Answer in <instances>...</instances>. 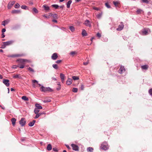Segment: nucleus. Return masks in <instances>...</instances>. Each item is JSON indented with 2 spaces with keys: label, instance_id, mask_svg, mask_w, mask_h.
<instances>
[{
  "label": "nucleus",
  "instance_id": "f257e3e1",
  "mask_svg": "<svg viewBox=\"0 0 152 152\" xmlns=\"http://www.w3.org/2000/svg\"><path fill=\"white\" fill-rule=\"evenodd\" d=\"M151 32L150 29L148 28H145L143 29L140 33L142 35H146L148 34Z\"/></svg>",
  "mask_w": 152,
  "mask_h": 152
},
{
  "label": "nucleus",
  "instance_id": "f03ea898",
  "mask_svg": "<svg viewBox=\"0 0 152 152\" xmlns=\"http://www.w3.org/2000/svg\"><path fill=\"white\" fill-rule=\"evenodd\" d=\"M101 148L102 149L106 150L108 149L109 146L107 142H104L102 143Z\"/></svg>",
  "mask_w": 152,
  "mask_h": 152
},
{
  "label": "nucleus",
  "instance_id": "7ed1b4c3",
  "mask_svg": "<svg viewBox=\"0 0 152 152\" xmlns=\"http://www.w3.org/2000/svg\"><path fill=\"white\" fill-rule=\"evenodd\" d=\"M26 122V121L25 120V118H22L19 121V124L22 126H24L25 125Z\"/></svg>",
  "mask_w": 152,
  "mask_h": 152
},
{
  "label": "nucleus",
  "instance_id": "20e7f679",
  "mask_svg": "<svg viewBox=\"0 0 152 152\" xmlns=\"http://www.w3.org/2000/svg\"><path fill=\"white\" fill-rule=\"evenodd\" d=\"M124 25L122 22H121L120 24L119 25L118 27L117 28L116 30L118 31H120L122 30L124 28Z\"/></svg>",
  "mask_w": 152,
  "mask_h": 152
},
{
  "label": "nucleus",
  "instance_id": "39448f33",
  "mask_svg": "<svg viewBox=\"0 0 152 152\" xmlns=\"http://www.w3.org/2000/svg\"><path fill=\"white\" fill-rule=\"evenodd\" d=\"M71 146H72L73 150L76 151H79V148L77 145L74 144H71Z\"/></svg>",
  "mask_w": 152,
  "mask_h": 152
},
{
  "label": "nucleus",
  "instance_id": "423d86ee",
  "mask_svg": "<svg viewBox=\"0 0 152 152\" xmlns=\"http://www.w3.org/2000/svg\"><path fill=\"white\" fill-rule=\"evenodd\" d=\"M15 3V1H13L11 2H10L8 5V9H10L11 8L12 6Z\"/></svg>",
  "mask_w": 152,
  "mask_h": 152
},
{
  "label": "nucleus",
  "instance_id": "0eeeda50",
  "mask_svg": "<svg viewBox=\"0 0 152 152\" xmlns=\"http://www.w3.org/2000/svg\"><path fill=\"white\" fill-rule=\"evenodd\" d=\"M14 41L13 40H11L6 42H3V44H5L6 46H8L12 44Z\"/></svg>",
  "mask_w": 152,
  "mask_h": 152
},
{
  "label": "nucleus",
  "instance_id": "6e6552de",
  "mask_svg": "<svg viewBox=\"0 0 152 152\" xmlns=\"http://www.w3.org/2000/svg\"><path fill=\"white\" fill-rule=\"evenodd\" d=\"M125 69L124 67L122 66H121L119 70V72L120 74H122L125 71Z\"/></svg>",
  "mask_w": 152,
  "mask_h": 152
},
{
  "label": "nucleus",
  "instance_id": "1a4fd4ad",
  "mask_svg": "<svg viewBox=\"0 0 152 152\" xmlns=\"http://www.w3.org/2000/svg\"><path fill=\"white\" fill-rule=\"evenodd\" d=\"M9 80L7 79H4L3 80V83L7 86L8 87L10 85L9 83Z\"/></svg>",
  "mask_w": 152,
  "mask_h": 152
},
{
  "label": "nucleus",
  "instance_id": "9d476101",
  "mask_svg": "<svg viewBox=\"0 0 152 152\" xmlns=\"http://www.w3.org/2000/svg\"><path fill=\"white\" fill-rule=\"evenodd\" d=\"M84 24L86 26H89V27H91V22L89 20H85Z\"/></svg>",
  "mask_w": 152,
  "mask_h": 152
},
{
  "label": "nucleus",
  "instance_id": "9b49d317",
  "mask_svg": "<svg viewBox=\"0 0 152 152\" xmlns=\"http://www.w3.org/2000/svg\"><path fill=\"white\" fill-rule=\"evenodd\" d=\"M58 56L56 53H54L51 56V58L53 60H56L58 58Z\"/></svg>",
  "mask_w": 152,
  "mask_h": 152
},
{
  "label": "nucleus",
  "instance_id": "f8f14e48",
  "mask_svg": "<svg viewBox=\"0 0 152 152\" xmlns=\"http://www.w3.org/2000/svg\"><path fill=\"white\" fill-rule=\"evenodd\" d=\"M23 56V54H17L13 55L8 56V57H21Z\"/></svg>",
  "mask_w": 152,
  "mask_h": 152
},
{
  "label": "nucleus",
  "instance_id": "ddd939ff",
  "mask_svg": "<svg viewBox=\"0 0 152 152\" xmlns=\"http://www.w3.org/2000/svg\"><path fill=\"white\" fill-rule=\"evenodd\" d=\"M60 76L61 80V82L62 83H64V81L65 76L64 74L61 73L60 74Z\"/></svg>",
  "mask_w": 152,
  "mask_h": 152
},
{
  "label": "nucleus",
  "instance_id": "4468645a",
  "mask_svg": "<svg viewBox=\"0 0 152 152\" xmlns=\"http://www.w3.org/2000/svg\"><path fill=\"white\" fill-rule=\"evenodd\" d=\"M72 80L71 78H68L66 82V84L68 85H70L72 83Z\"/></svg>",
  "mask_w": 152,
  "mask_h": 152
},
{
  "label": "nucleus",
  "instance_id": "2eb2a0df",
  "mask_svg": "<svg viewBox=\"0 0 152 152\" xmlns=\"http://www.w3.org/2000/svg\"><path fill=\"white\" fill-rule=\"evenodd\" d=\"M141 68L142 69L146 70L148 69V66L147 65H145L142 66Z\"/></svg>",
  "mask_w": 152,
  "mask_h": 152
},
{
  "label": "nucleus",
  "instance_id": "dca6fc26",
  "mask_svg": "<svg viewBox=\"0 0 152 152\" xmlns=\"http://www.w3.org/2000/svg\"><path fill=\"white\" fill-rule=\"evenodd\" d=\"M11 12L13 14H18L20 13V11L18 10H12Z\"/></svg>",
  "mask_w": 152,
  "mask_h": 152
},
{
  "label": "nucleus",
  "instance_id": "f3484780",
  "mask_svg": "<svg viewBox=\"0 0 152 152\" xmlns=\"http://www.w3.org/2000/svg\"><path fill=\"white\" fill-rule=\"evenodd\" d=\"M43 7H44V10L46 11H48L50 10L49 7L48 5H43Z\"/></svg>",
  "mask_w": 152,
  "mask_h": 152
},
{
  "label": "nucleus",
  "instance_id": "a211bd4d",
  "mask_svg": "<svg viewBox=\"0 0 152 152\" xmlns=\"http://www.w3.org/2000/svg\"><path fill=\"white\" fill-rule=\"evenodd\" d=\"M36 108H38V109H41L42 108V107L40 105V104L38 103H36L35 104Z\"/></svg>",
  "mask_w": 152,
  "mask_h": 152
},
{
  "label": "nucleus",
  "instance_id": "6ab92c4d",
  "mask_svg": "<svg viewBox=\"0 0 152 152\" xmlns=\"http://www.w3.org/2000/svg\"><path fill=\"white\" fill-rule=\"evenodd\" d=\"M35 122L36 121L35 120H33L32 121L30 122L28 125L29 126H34Z\"/></svg>",
  "mask_w": 152,
  "mask_h": 152
},
{
  "label": "nucleus",
  "instance_id": "aec40b11",
  "mask_svg": "<svg viewBox=\"0 0 152 152\" xmlns=\"http://www.w3.org/2000/svg\"><path fill=\"white\" fill-rule=\"evenodd\" d=\"M40 90L41 91L45 92L46 91V87H45L43 86H42L41 87Z\"/></svg>",
  "mask_w": 152,
  "mask_h": 152
},
{
  "label": "nucleus",
  "instance_id": "412c9836",
  "mask_svg": "<svg viewBox=\"0 0 152 152\" xmlns=\"http://www.w3.org/2000/svg\"><path fill=\"white\" fill-rule=\"evenodd\" d=\"M52 149V145L50 144H49L48 145L47 147V149L49 151H50Z\"/></svg>",
  "mask_w": 152,
  "mask_h": 152
},
{
  "label": "nucleus",
  "instance_id": "4be33fe9",
  "mask_svg": "<svg viewBox=\"0 0 152 152\" xmlns=\"http://www.w3.org/2000/svg\"><path fill=\"white\" fill-rule=\"evenodd\" d=\"M11 121L12 125L14 126L16 121V119L14 118H12Z\"/></svg>",
  "mask_w": 152,
  "mask_h": 152
},
{
  "label": "nucleus",
  "instance_id": "5701e85b",
  "mask_svg": "<svg viewBox=\"0 0 152 152\" xmlns=\"http://www.w3.org/2000/svg\"><path fill=\"white\" fill-rule=\"evenodd\" d=\"M94 149L92 147H89L87 148V151L88 152H92Z\"/></svg>",
  "mask_w": 152,
  "mask_h": 152
},
{
  "label": "nucleus",
  "instance_id": "b1692460",
  "mask_svg": "<svg viewBox=\"0 0 152 152\" xmlns=\"http://www.w3.org/2000/svg\"><path fill=\"white\" fill-rule=\"evenodd\" d=\"M72 1L69 0L66 3V6L67 8H69L70 7V4L72 3Z\"/></svg>",
  "mask_w": 152,
  "mask_h": 152
},
{
  "label": "nucleus",
  "instance_id": "393cba45",
  "mask_svg": "<svg viewBox=\"0 0 152 152\" xmlns=\"http://www.w3.org/2000/svg\"><path fill=\"white\" fill-rule=\"evenodd\" d=\"M13 77L14 78H21L20 74H17L13 76Z\"/></svg>",
  "mask_w": 152,
  "mask_h": 152
},
{
  "label": "nucleus",
  "instance_id": "a878e982",
  "mask_svg": "<svg viewBox=\"0 0 152 152\" xmlns=\"http://www.w3.org/2000/svg\"><path fill=\"white\" fill-rule=\"evenodd\" d=\"M82 34L83 36H86L87 35V33L86 31L84 29L82 30Z\"/></svg>",
  "mask_w": 152,
  "mask_h": 152
},
{
  "label": "nucleus",
  "instance_id": "bb28decb",
  "mask_svg": "<svg viewBox=\"0 0 152 152\" xmlns=\"http://www.w3.org/2000/svg\"><path fill=\"white\" fill-rule=\"evenodd\" d=\"M26 60V59H20L19 60H18L17 61H19L20 63H23L25 62V61Z\"/></svg>",
  "mask_w": 152,
  "mask_h": 152
},
{
  "label": "nucleus",
  "instance_id": "cd10ccee",
  "mask_svg": "<svg viewBox=\"0 0 152 152\" xmlns=\"http://www.w3.org/2000/svg\"><path fill=\"white\" fill-rule=\"evenodd\" d=\"M43 101L44 103H47L50 102L51 101V100L50 99L47 98L43 100Z\"/></svg>",
  "mask_w": 152,
  "mask_h": 152
},
{
  "label": "nucleus",
  "instance_id": "c85d7f7f",
  "mask_svg": "<svg viewBox=\"0 0 152 152\" xmlns=\"http://www.w3.org/2000/svg\"><path fill=\"white\" fill-rule=\"evenodd\" d=\"M21 98L22 99L25 101H27L28 100V98L25 96H22Z\"/></svg>",
  "mask_w": 152,
  "mask_h": 152
},
{
  "label": "nucleus",
  "instance_id": "c756f323",
  "mask_svg": "<svg viewBox=\"0 0 152 152\" xmlns=\"http://www.w3.org/2000/svg\"><path fill=\"white\" fill-rule=\"evenodd\" d=\"M51 6L55 8L56 9H57L59 7V6L58 5L56 4H53L51 5Z\"/></svg>",
  "mask_w": 152,
  "mask_h": 152
},
{
  "label": "nucleus",
  "instance_id": "7c9ffc66",
  "mask_svg": "<svg viewBox=\"0 0 152 152\" xmlns=\"http://www.w3.org/2000/svg\"><path fill=\"white\" fill-rule=\"evenodd\" d=\"M39 109L37 108H35L34 110V112L35 114L39 113H38L39 112Z\"/></svg>",
  "mask_w": 152,
  "mask_h": 152
},
{
  "label": "nucleus",
  "instance_id": "2f4dec72",
  "mask_svg": "<svg viewBox=\"0 0 152 152\" xmlns=\"http://www.w3.org/2000/svg\"><path fill=\"white\" fill-rule=\"evenodd\" d=\"M150 1V0H142V2L147 4L149 3Z\"/></svg>",
  "mask_w": 152,
  "mask_h": 152
},
{
  "label": "nucleus",
  "instance_id": "473e14b6",
  "mask_svg": "<svg viewBox=\"0 0 152 152\" xmlns=\"http://www.w3.org/2000/svg\"><path fill=\"white\" fill-rule=\"evenodd\" d=\"M73 79L74 80H78L79 79V77L78 76H73L72 77Z\"/></svg>",
  "mask_w": 152,
  "mask_h": 152
},
{
  "label": "nucleus",
  "instance_id": "72a5a7b5",
  "mask_svg": "<svg viewBox=\"0 0 152 152\" xmlns=\"http://www.w3.org/2000/svg\"><path fill=\"white\" fill-rule=\"evenodd\" d=\"M21 7L22 9H24V10L28 9L26 5H22L21 6Z\"/></svg>",
  "mask_w": 152,
  "mask_h": 152
},
{
  "label": "nucleus",
  "instance_id": "f704fd0d",
  "mask_svg": "<svg viewBox=\"0 0 152 152\" xmlns=\"http://www.w3.org/2000/svg\"><path fill=\"white\" fill-rule=\"evenodd\" d=\"M49 91L50 92H52L53 90L49 87H46V91Z\"/></svg>",
  "mask_w": 152,
  "mask_h": 152
},
{
  "label": "nucleus",
  "instance_id": "c9c22d12",
  "mask_svg": "<svg viewBox=\"0 0 152 152\" xmlns=\"http://www.w3.org/2000/svg\"><path fill=\"white\" fill-rule=\"evenodd\" d=\"M142 11H143V10H141V9H138L137 10L136 12H137V14H139L140 13H141V12Z\"/></svg>",
  "mask_w": 152,
  "mask_h": 152
},
{
  "label": "nucleus",
  "instance_id": "e433bc0d",
  "mask_svg": "<svg viewBox=\"0 0 152 152\" xmlns=\"http://www.w3.org/2000/svg\"><path fill=\"white\" fill-rule=\"evenodd\" d=\"M52 17L53 18L56 19H58V15L56 14H53Z\"/></svg>",
  "mask_w": 152,
  "mask_h": 152
},
{
  "label": "nucleus",
  "instance_id": "4c0bfd02",
  "mask_svg": "<svg viewBox=\"0 0 152 152\" xmlns=\"http://www.w3.org/2000/svg\"><path fill=\"white\" fill-rule=\"evenodd\" d=\"M52 66H53V67L55 69H57L58 68V67L57 66V65L56 64H53L52 65Z\"/></svg>",
  "mask_w": 152,
  "mask_h": 152
},
{
  "label": "nucleus",
  "instance_id": "58836bf2",
  "mask_svg": "<svg viewBox=\"0 0 152 152\" xmlns=\"http://www.w3.org/2000/svg\"><path fill=\"white\" fill-rule=\"evenodd\" d=\"M36 114V115L35 117H34L35 119L38 118V117H39L41 115V114H39V113H37V114Z\"/></svg>",
  "mask_w": 152,
  "mask_h": 152
},
{
  "label": "nucleus",
  "instance_id": "ea45409f",
  "mask_svg": "<svg viewBox=\"0 0 152 152\" xmlns=\"http://www.w3.org/2000/svg\"><path fill=\"white\" fill-rule=\"evenodd\" d=\"M69 29L71 31L73 32L75 30V28L73 26H70L69 27Z\"/></svg>",
  "mask_w": 152,
  "mask_h": 152
},
{
  "label": "nucleus",
  "instance_id": "a19ab883",
  "mask_svg": "<svg viewBox=\"0 0 152 152\" xmlns=\"http://www.w3.org/2000/svg\"><path fill=\"white\" fill-rule=\"evenodd\" d=\"M113 4L116 7H119L117 5V4H118V2L113 1Z\"/></svg>",
  "mask_w": 152,
  "mask_h": 152
},
{
  "label": "nucleus",
  "instance_id": "79ce46f5",
  "mask_svg": "<svg viewBox=\"0 0 152 152\" xmlns=\"http://www.w3.org/2000/svg\"><path fill=\"white\" fill-rule=\"evenodd\" d=\"M58 88H56V89L58 91L59 90L61 89V85L60 84V83H58Z\"/></svg>",
  "mask_w": 152,
  "mask_h": 152
},
{
  "label": "nucleus",
  "instance_id": "37998d69",
  "mask_svg": "<svg viewBox=\"0 0 152 152\" xmlns=\"http://www.w3.org/2000/svg\"><path fill=\"white\" fill-rule=\"evenodd\" d=\"M32 82L33 83H37L39 85V86H41V85L40 84L38 83V81L35 80H32Z\"/></svg>",
  "mask_w": 152,
  "mask_h": 152
},
{
  "label": "nucleus",
  "instance_id": "c03bdc74",
  "mask_svg": "<svg viewBox=\"0 0 152 152\" xmlns=\"http://www.w3.org/2000/svg\"><path fill=\"white\" fill-rule=\"evenodd\" d=\"M77 88H73L72 91L74 92H77Z\"/></svg>",
  "mask_w": 152,
  "mask_h": 152
},
{
  "label": "nucleus",
  "instance_id": "a18cd8bd",
  "mask_svg": "<svg viewBox=\"0 0 152 152\" xmlns=\"http://www.w3.org/2000/svg\"><path fill=\"white\" fill-rule=\"evenodd\" d=\"M105 6L108 8H110L111 7L108 3H105Z\"/></svg>",
  "mask_w": 152,
  "mask_h": 152
},
{
  "label": "nucleus",
  "instance_id": "49530a36",
  "mask_svg": "<svg viewBox=\"0 0 152 152\" xmlns=\"http://www.w3.org/2000/svg\"><path fill=\"white\" fill-rule=\"evenodd\" d=\"M28 69L31 72H34V69L32 68H31L30 67H29V68H28Z\"/></svg>",
  "mask_w": 152,
  "mask_h": 152
},
{
  "label": "nucleus",
  "instance_id": "de8ad7c7",
  "mask_svg": "<svg viewBox=\"0 0 152 152\" xmlns=\"http://www.w3.org/2000/svg\"><path fill=\"white\" fill-rule=\"evenodd\" d=\"M33 10L35 13H37L38 12V10L35 7L33 8Z\"/></svg>",
  "mask_w": 152,
  "mask_h": 152
},
{
  "label": "nucleus",
  "instance_id": "09e8293b",
  "mask_svg": "<svg viewBox=\"0 0 152 152\" xmlns=\"http://www.w3.org/2000/svg\"><path fill=\"white\" fill-rule=\"evenodd\" d=\"M20 5L18 3H17L15 5V7L16 8H18L20 7Z\"/></svg>",
  "mask_w": 152,
  "mask_h": 152
},
{
  "label": "nucleus",
  "instance_id": "8fccbe9b",
  "mask_svg": "<svg viewBox=\"0 0 152 152\" xmlns=\"http://www.w3.org/2000/svg\"><path fill=\"white\" fill-rule=\"evenodd\" d=\"M102 14L99 13L97 15L96 17L98 18H100L102 16Z\"/></svg>",
  "mask_w": 152,
  "mask_h": 152
},
{
  "label": "nucleus",
  "instance_id": "3c124183",
  "mask_svg": "<svg viewBox=\"0 0 152 152\" xmlns=\"http://www.w3.org/2000/svg\"><path fill=\"white\" fill-rule=\"evenodd\" d=\"M77 53L75 51H72L70 53L71 55L73 56L74 55L76 54Z\"/></svg>",
  "mask_w": 152,
  "mask_h": 152
},
{
  "label": "nucleus",
  "instance_id": "603ef678",
  "mask_svg": "<svg viewBox=\"0 0 152 152\" xmlns=\"http://www.w3.org/2000/svg\"><path fill=\"white\" fill-rule=\"evenodd\" d=\"M148 92L149 94L151 96H152V88H151L149 90Z\"/></svg>",
  "mask_w": 152,
  "mask_h": 152
},
{
  "label": "nucleus",
  "instance_id": "864d4df0",
  "mask_svg": "<svg viewBox=\"0 0 152 152\" xmlns=\"http://www.w3.org/2000/svg\"><path fill=\"white\" fill-rule=\"evenodd\" d=\"M19 66H18L16 65H14L12 66V67L13 69H16Z\"/></svg>",
  "mask_w": 152,
  "mask_h": 152
},
{
  "label": "nucleus",
  "instance_id": "5fc2aeb1",
  "mask_svg": "<svg viewBox=\"0 0 152 152\" xmlns=\"http://www.w3.org/2000/svg\"><path fill=\"white\" fill-rule=\"evenodd\" d=\"M96 36L99 37V38H100L101 37V34L99 33H98L96 34Z\"/></svg>",
  "mask_w": 152,
  "mask_h": 152
},
{
  "label": "nucleus",
  "instance_id": "6e6d98bb",
  "mask_svg": "<svg viewBox=\"0 0 152 152\" xmlns=\"http://www.w3.org/2000/svg\"><path fill=\"white\" fill-rule=\"evenodd\" d=\"M6 46L5 45V44H2L1 45V48H5Z\"/></svg>",
  "mask_w": 152,
  "mask_h": 152
},
{
  "label": "nucleus",
  "instance_id": "4d7b16f0",
  "mask_svg": "<svg viewBox=\"0 0 152 152\" xmlns=\"http://www.w3.org/2000/svg\"><path fill=\"white\" fill-rule=\"evenodd\" d=\"M84 85H81L80 87V89L83 90L84 89Z\"/></svg>",
  "mask_w": 152,
  "mask_h": 152
},
{
  "label": "nucleus",
  "instance_id": "13d9d810",
  "mask_svg": "<svg viewBox=\"0 0 152 152\" xmlns=\"http://www.w3.org/2000/svg\"><path fill=\"white\" fill-rule=\"evenodd\" d=\"M4 21L5 22V23L6 24H7L9 22V20H5Z\"/></svg>",
  "mask_w": 152,
  "mask_h": 152
},
{
  "label": "nucleus",
  "instance_id": "bf43d9fd",
  "mask_svg": "<svg viewBox=\"0 0 152 152\" xmlns=\"http://www.w3.org/2000/svg\"><path fill=\"white\" fill-rule=\"evenodd\" d=\"M53 150L54 151L57 152L58 151L57 149L56 148H53Z\"/></svg>",
  "mask_w": 152,
  "mask_h": 152
},
{
  "label": "nucleus",
  "instance_id": "052dcab7",
  "mask_svg": "<svg viewBox=\"0 0 152 152\" xmlns=\"http://www.w3.org/2000/svg\"><path fill=\"white\" fill-rule=\"evenodd\" d=\"M61 60H58L56 61V62L57 63L59 64L61 62Z\"/></svg>",
  "mask_w": 152,
  "mask_h": 152
},
{
  "label": "nucleus",
  "instance_id": "680f3d73",
  "mask_svg": "<svg viewBox=\"0 0 152 152\" xmlns=\"http://www.w3.org/2000/svg\"><path fill=\"white\" fill-rule=\"evenodd\" d=\"M6 29L5 28H3L2 29V31H1V32H2V33H4V32H5L6 31Z\"/></svg>",
  "mask_w": 152,
  "mask_h": 152
},
{
  "label": "nucleus",
  "instance_id": "e2e57ef3",
  "mask_svg": "<svg viewBox=\"0 0 152 152\" xmlns=\"http://www.w3.org/2000/svg\"><path fill=\"white\" fill-rule=\"evenodd\" d=\"M24 67V65H20L19 66V67L20 68H23Z\"/></svg>",
  "mask_w": 152,
  "mask_h": 152
},
{
  "label": "nucleus",
  "instance_id": "0e129e2a",
  "mask_svg": "<svg viewBox=\"0 0 152 152\" xmlns=\"http://www.w3.org/2000/svg\"><path fill=\"white\" fill-rule=\"evenodd\" d=\"M6 24L5 23V22L4 21L2 22V24H1V25H2L5 26Z\"/></svg>",
  "mask_w": 152,
  "mask_h": 152
},
{
  "label": "nucleus",
  "instance_id": "69168bd1",
  "mask_svg": "<svg viewBox=\"0 0 152 152\" xmlns=\"http://www.w3.org/2000/svg\"><path fill=\"white\" fill-rule=\"evenodd\" d=\"M5 37V35L4 34V33H2V34H1L2 38H4Z\"/></svg>",
  "mask_w": 152,
  "mask_h": 152
},
{
  "label": "nucleus",
  "instance_id": "338daca9",
  "mask_svg": "<svg viewBox=\"0 0 152 152\" xmlns=\"http://www.w3.org/2000/svg\"><path fill=\"white\" fill-rule=\"evenodd\" d=\"M88 64V62L87 61L86 62H84L83 64L85 65H86Z\"/></svg>",
  "mask_w": 152,
  "mask_h": 152
},
{
  "label": "nucleus",
  "instance_id": "774afa93",
  "mask_svg": "<svg viewBox=\"0 0 152 152\" xmlns=\"http://www.w3.org/2000/svg\"><path fill=\"white\" fill-rule=\"evenodd\" d=\"M94 9L96 10H99V9L97 7H94Z\"/></svg>",
  "mask_w": 152,
  "mask_h": 152
}]
</instances>
